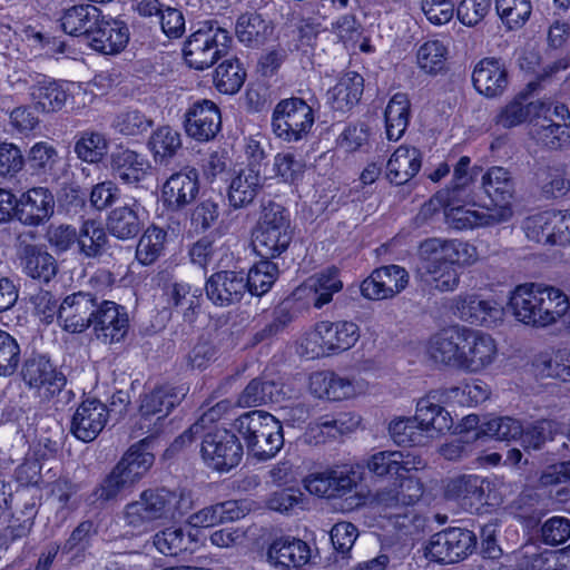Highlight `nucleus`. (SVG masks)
<instances>
[{
  "instance_id": "nucleus-8",
  "label": "nucleus",
  "mask_w": 570,
  "mask_h": 570,
  "mask_svg": "<svg viewBox=\"0 0 570 570\" xmlns=\"http://www.w3.org/2000/svg\"><path fill=\"white\" fill-rule=\"evenodd\" d=\"M360 337L358 326L353 322L327 321L316 324L304 340V347L312 358L351 348Z\"/></svg>"
},
{
  "instance_id": "nucleus-32",
  "label": "nucleus",
  "mask_w": 570,
  "mask_h": 570,
  "mask_svg": "<svg viewBox=\"0 0 570 570\" xmlns=\"http://www.w3.org/2000/svg\"><path fill=\"white\" fill-rule=\"evenodd\" d=\"M513 212L508 207L488 208L485 212L466 209L463 205L444 212L446 224L458 230L493 226L508 222Z\"/></svg>"
},
{
  "instance_id": "nucleus-58",
  "label": "nucleus",
  "mask_w": 570,
  "mask_h": 570,
  "mask_svg": "<svg viewBox=\"0 0 570 570\" xmlns=\"http://www.w3.org/2000/svg\"><path fill=\"white\" fill-rule=\"evenodd\" d=\"M446 53L448 50L441 41H426L417 50V65L424 72L436 75L445 67Z\"/></svg>"
},
{
  "instance_id": "nucleus-62",
  "label": "nucleus",
  "mask_w": 570,
  "mask_h": 570,
  "mask_svg": "<svg viewBox=\"0 0 570 570\" xmlns=\"http://www.w3.org/2000/svg\"><path fill=\"white\" fill-rule=\"evenodd\" d=\"M495 8L509 29L523 26L532 11L530 0H497Z\"/></svg>"
},
{
  "instance_id": "nucleus-54",
  "label": "nucleus",
  "mask_w": 570,
  "mask_h": 570,
  "mask_svg": "<svg viewBox=\"0 0 570 570\" xmlns=\"http://www.w3.org/2000/svg\"><path fill=\"white\" fill-rule=\"evenodd\" d=\"M167 233L157 226L148 227L136 247V258L144 265L154 264L163 254Z\"/></svg>"
},
{
  "instance_id": "nucleus-25",
  "label": "nucleus",
  "mask_w": 570,
  "mask_h": 570,
  "mask_svg": "<svg viewBox=\"0 0 570 570\" xmlns=\"http://www.w3.org/2000/svg\"><path fill=\"white\" fill-rule=\"evenodd\" d=\"M109 417L107 406L98 400H86L77 407L70 431L83 442L94 441L104 430Z\"/></svg>"
},
{
  "instance_id": "nucleus-7",
  "label": "nucleus",
  "mask_w": 570,
  "mask_h": 570,
  "mask_svg": "<svg viewBox=\"0 0 570 570\" xmlns=\"http://www.w3.org/2000/svg\"><path fill=\"white\" fill-rule=\"evenodd\" d=\"M21 376L24 384L35 390L42 400L58 397L59 403H69L75 396L71 390H65L67 380L63 373L42 356H32L26 360L21 368Z\"/></svg>"
},
{
  "instance_id": "nucleus-41",
  "label": "nucleus",
  "mask_w": 570,
  "mask_h": 570,
  "mask_svg": "<svg viewBox=\"0 0 570 570\" xmlns=\"http://www.w3.org/2000/svg\"><path fill=\"white\" fill-rule=\"evenodd\" d=\"M237 39L248 47L264 45L273 33L272 24L256 12L238 17L235 26Z\"/></svg>"
},
{
  "instance_id": "nucleus-60",
  "label": "nucleus",
  "mask_w": 570,
  "mask_h": 570,
  "mask_svg": "<svg viewBox=\"0 0 570 570\" xmlns=\"http://www.w3.org/2000/svg\"><path fill=\"white\" fill-rule=\"evenodd\" d=\"M389 432L393 441L401 446L423 445L426 439L414 417H402L392 421Z\"/></svg>"
},
{
  "instance_id": "nucleus-26",
  "label": "nucleus",
  "mask_w": 570,
  "mask_h": 570,
  "mask_svg": "<svg viewBox=\"0 0 570 570\" xmlns=\"http://www.w3.org/2000/svg\"><path fill=\"white\" fill-rule=\"evenodd\" d=\"M128 40L129 31L122 21L100 13L87 41L96 51L114 55L121 51Z\"/></svg>"
},
{
  "instance_id": "nucleus-18",
  "label": "nucleus",
  "mask_w": 570,
  "mask_h": 570,
  "mask_svg": "<svg viewBox=\"0 0 570 570\" xmlns=\"http://www.w3.org/2000/svg\"><path fill=\"white\" fill-rule=\"evenodd\" d=\"M222 128L219 108L210 100L196 101L185 114V130L198 141L214 139Z\"/></svg>"
},
{
  "instance_id": "nucleus-19",
  "label": "nucleus",
  "mask_w": 570,
  "mask_h": 570,
  "mask_svg": "<svg viewBox=\"0 0 570 570\" xmlns=\"http://www.w3.org/2000/svg\"><path fill=\"white\" fill-rule=\"evenodd\" d=\"M266 177L262 165L252 160L232 177L228 187V202L234 208H244L252 204L264 187Z\"/></svg>"
},
{
  "instance_id": "nucleus-64",
  "label": "nucleus",
  "mask_w": 570,
  "mask_h": 570,
  "mask_svg": "<svg viewBox=\"0 0 570 570\" xmlns=\"http://www.w3.org/2000/svg\"><path fill=\"white\" fill-rule=\"evenodd\" d=\"M543 543L559 546L570 539V519L564 517H552L543 522L540 529Z\"/></svg>"
},
{
  "instance_id": "nucleus-47",
  "label": "nucleus",
  "mask_w": 570,
  "mask_h": 570,
  "mask_svg": "<svg viewBox=\"0 0 570 570\" xmlns=\"http://www.w3.org/2000/svg\"><path fill=\"white\" fill-rule=\"evenodd\" d=\"M386 136L399 140L405 132L410 119V100L405 94L397 92L385 108Z\"/></svg>"
},
{
  "instance_id": "nucleus-50",
  "label": "nucleus",
  "mask_w": 570,
  "mask_h": 570,
  "mask_svg": "<svg viewBox=\"0 0 570 570\" xmlns=\"http://www.w3.org/2000/svg\"><path fill=\"white\" fill-rule=\"evenodd\" d=\"M539 102H527L525 96L519 95L502 106L493 117V124L503 129L522 125L530 119Z\"/></svg>"
},
{
  "instance_id": "nucleus-33",
  "label": "nucleus",
  "mask_w": 570,
  "mask_h": 570,
  "mask_svg": "<svg viewBox=\"0 0 570 570\" xmlns=\"http://www.w3.org/2000/svg\"><path fill=\"white\" fill-rule=\"evenodd\" d=\"M242 272L222 271L213 274L206 283L207 297L218 306H228L242 299L246 292Z\"/></svg>"
},
{
  "instance_id": "nucleus-22",
  "label": "nucleus",
  "mask_w": 570,
  "mask_h": 570,
  "mask_svg": "<svg viewBox=\"0 0 570 570\" xmlns=\"http://www.w3.org/2000/svg\"><path fill=\"white\" fill-rule=\"evenodd\" d=\"M445 402L441 390L421 397L416 404L415 421L426 438H435L451 430L453 420L450 413L439 404Z\"/></svg>"
},
{
  "instance_id": "nucleus-42",
  "label": "nucleus",
  "mask_w": 570,
  "mask_h": 570,
  "mask_svg": "<svg viewBox=\"0 0 570 570\" xmlns=\"http://www.w3.org/2000/svg\"><path fill=\"white\" fill-rule=\"evenodd\" d=\"M533 368L535 375L541 379L570 382V350L562 348L538 355L533 362Z\"/></svg>"
},
{
  "instance_id": "nucleus-6",
  "label": "nucleus",
  "mask_w": 570,
  "mask_h": 570,
  "mask_svg": "<svg viewBox=\"0 0 570 570\" xmlns=\"http://www.w3.org/2000/svg\"><path fill=\"white\" fill-rule=\"evenodd\" d=\"M233 39L229 31L217 21H205L193 32L184 47L186 62L197 70L213 66L227 55Z\"/></svg>"
},
{
  "instance_id": "nucleus-1",
  "label": "nucleus",
  "mask_w": 570,
  "mask_h": 570,
  "mask_svg": "<svg viewBox=\"0 0 570 570\" xmlns=\"http://www.w3.org/2000/svg\"><path fill=\"white\" fill-rule=\"evenodd\" d=\"M431 357L469 373H479L497 358L494 338L487 333L465 326L444 328L430 341Z\"/></svg>"
},
{
  "instance_id": "nucleus-52",
  "label": "nucleus",
  "mask_w": 570,
  "mask_h": 570,
  "mask_svg": "<svg viewBox=\"0 0 570 570\" xmlns=\"http://www.w3.org/2000/svg\"><path fill=\"white\" fill-rule=\"evenodd\" d=\"M246 71L237 58L223 61L215 70L214 83L222 94L234 95L240 90Z\"/></svg>"
},
{
  "instance_id": "nucleus-36",
  "label": "nucleus",
  "mask_w": 570,
  "mask_h": 570,
  "mask_svg": "<svg viewBox=\"0 0 570 570\" xmlns=\"http://www.w3.org/2000/svg\"><path fill=\"white\" fill-rule=\"evenodd\" d=\"M482 188L494 204L493 208L508 207L512 210L511 200L514 197V181L510 171L503 167H491L482 176Z\"/></svg>"
},
{
  "instance_id": "nucleus-35",
  "label": "nucleus",
  "mask_w": 570,
  "mask_h": 570,
  "mask_svg": "<svg viewBox=\"0 0 570 570\" xmlns=\"http://www.w3.org/2000/svg\"><path fill=\"white\" fill-rule=\"evenodd\" d=\"M140 212L144 208L137 200L112 209L107 218V229L114 237L128 240L135 238L142 228Z\"/></svg>"
},
{
  "instance_id": "nucleus-17",
  "label": "nucleus",
  "mask_w": 570,
  "mask_h": 570,
  "mask_svg": "<svg viewBox=\"0 0 570 570\" xmlns=\"http://www.w3.org/2000/svg\"><path fill=\"white\" fill-rule=\"evenodd\" d=\"M96 297L90 293L78 292L68 295L57 309V318L65 331L81 333L91 326Z\"/></svg>"
},
{
  "instance_id": "nucleus-21",
  "label": "nucleus",
  "mask_w": 570,
  "mask_h": 570,
  "mask_svg": "<svg viewBox=\"0 0 570 570\" xmlns=\"http://www.w3.org/2000/svg\"><path fill=\"white\" fill-rule=\"evenodd\" d=\"M55 212V197L45 187H33L17 198L16 219L26 226H39Z\"/></svg>"
},
{
  "instance_id": "nucleus-44",
  "label": "nucleus",
  "mask_w": 570,
  "mask_h": 570,
  "mask_svg": "<svg viewBox=\"0 0 570 570\" xmlns=\"http://www.w3.org/2000/svg\"><path fill=\"white\" fill-rule=\"evenodd\" d=\"M484 480L474 474H462L450 479L445 485L448 499L462 501L463 504H474L484 497Z\"/></svg>"
},
{
  "instance_id": "nucleus-40",
  "label": "nucleus",
  "mask_w": 570,
  "mask_h": 570,
  "mask_svg": "<svg viewBox=\"0 0 570 570\" xmlns=\"http://www.w3.org/2000/svg\"><path fill=\"white\" fill-rule=\"evenodd\" d=\"M110 168L116 178L126 184H135L145 177L148 163L136 151L121 149L111 155Z\"/></svg>"
},
{
  "instance_id": "nucleus-57",
  "label": "nucleus",
  "mask_w": 570,
  "mask_h": 570,
  "mask_svg": "<svg viewBox=\"0 0 570 570\" xmlns=\"http://www.w3.org/2000/svg\"><path fill=\"white\" fill-rule=\"evenodd\" d=\"M281 389L272 381H250L239 395L238 403L242 406H259L268 402H277Z\"/></svg>"
},
{
  "instance_id": "nucleus-27",
  "label": "nucleus",
  "mask_w": 570,
  "mask_h": 570,
  "mask_svg": "<svg viewBox=\"0 0 570 570\" xmlns=\"http://www.w3.org/2000/svg\"><path fill=\"white\" fill-rule=\"evenodd\" d=\"M199 193L198 173L195 168L173 174L163 185L164 205L178 212L191 204Z\"/></svg>"
},
{
  "instance_id": "nucleus-10",
  "label": "nucleus",
  "mask_w": 570,
  "mask_h": 570,
  "mask_svg": "<svg viewBox=\"0 0 570 570\" xmlns=\"http://www.w3.org/2000/svg\"><path fill=\"white\" fill-rule=\"evenodd\" d=\"M523 229L530 240L566 246L570 244V209L546 210L524 220Z\"/></svg>"
},
{
  "instance_id": "nucleus-20",
  "label": "nucleus",
  "mask_w": 570,
  "mask_h": 570,
  "mask_svg": "<svg viewBox=\"0 0 570 570\" xmlns=\"http://www.w3.org/2000/svg\"><path fill=\"white\" fill-rule=\"evenodd\" d=\"M17 256L22 272L43 283H49L58 273L56 258L43 247L29 244L18 237Z\"/></svg>"
},
{
  "instance_id": "nucleus-61",
  "label": "nucleus",
  "mask_w": 570,
  "mask_h": 570,
  "mask_svg": "<svg viewBox=\"0 0 570 570\" xmlns=\"http://www.w3.org/2000/svg\"><path fill=\"white\" fill-rule=\"evenodd\" d=\"M480 434L494 438L500 441L520 439L523 426L517 419L510 416L493 417L480 424Z\"/></svg>"
},
{
  "instance_id": "nucleus-38",
  "label": "nucleus",
  "mask_w": 570,
  "mask_h": 570,
  "mask_svg": "<svg viewBox=\"0 0 570 570\" xmlns=\"http://www.w3.org/2000/svg\"><path fill=\"white\" fill-rule=\"evenodd\" d=\"M421 153L414 147H399L386 164V177L395 185H403L421 168Z\"/></svg>"
},
{
  "instance_id": "nucleus-43",
  "label": "nucleus",
  "mask_w": 570,
  "mask_h": 570,
  "mask_svg": "<svg viewBox=\"0 0 570 570\" xmlns=\"http://www.w3.org/2000/svg\"><path fill=\"white\" fill-rule=\"evenodd\" d=\"M490 395V389L487 383L480 380H470L441 390V397L445 402L458 404L461 406H474L485 400Z\"/></svg>"
},
{
  "instance_id": "nucleus-15",
  "label": "nucleus",
  "mask_w": 570,
  "mask_h": 570,
  "mask_svg": "<svg viewBox=\"0 0 570 570\" xmlns=\"http://www.w3.org/2000/svg\"><path fill=\"white\" fill-rule=\"evenodd\" d=\"M91 326L98 340L112 344L124 340L129 320L125 308L111 301L96 303Z\"/></svg>"
},
{
  "instance_id": "nucleus-29",
  "label": "nucleus",
  "mask_w": 570,
  "mask_h": 570,
  "mask_svg": "<svg viewBox=\"0 0 570 570\" xmlns=\"http://www.w3.org/2000/svg\"><path fill=\"white\" fill-rule=\"evenodd\" d=\"M267 561L283 570L298 569L308 563L311 548L302 539L285 535L273 540L267 548Z\"/></svg>"
},
{
  "instance_id": "nucleus-5",
  "label": "nucleus",
  "mask_w": 570,
  "mask_h": 570,
  "mask_svg": "<svg viewBox=\"0 0 570 570\" xmlns=\"http://www.w3.org/2000/svg\"><path fill=\"white\" fill-rule=\"evenodd\" d=\"M293 238L289 214L285 207L274 202L263 206L253 246L262 258H275L282 255Z\"/></svg>"
},
{
  "instance_id": "nucleus-55",
  "label": "nucleus",
  "mask_w": 570,
  "mask_h": 570,
  "mask_svg": "<svg viewBox=\"0 0 570 570\" xmlns=\"http://www.w3.org/2000/svg\"><path fill=\"white\" fill-rule=\"evenodd\" d=\"M278 266L264 258L256 263L245 276L246 287L250 294L262 296L266 294L278 277Z\"/></svg>"
},
{
  "instance_id": "nucleus-4",
  "label": "nucleus",
  "mask_w": 570,
  "mask_h": 570,
  "mask_svg": "<svg viewBox=\"0 0 570 570\" xmlns=\"http://www.w3.org/2000/svg\"><path fill=\"white\" fill-rule=\"evenodd\" d=\"M235 429L245 440L247 450L258 460L273 458L283 446L282 425L264 411H250L235 421Z\"/></svg>"
},
{
  "instance_id": "nucleus-34",
  "label": "nucleus",
  "mask_w": 570,
  "mask_h": 570,
  "mask_svg": "<svg viewBox=\"0 0 570 570\" xmlns=\"http://www.w3.org/2000/svg\"><path fill=\"white\" fill-rule=\"evenodd\" d=\"M33 109L42 114H52L62 109L68 99L63 87L45 75H37L29 87Z\"/></svg>"
},
{
  "instance_id": "nucleus-23",
  "label": "nucleus",
  "mask_w": 570,
  "mask_h": 570,
  "mask_svg": "<svg viewBox=\"0 0 570 570\" xmlns=\"http://www.w3.org/2000/svg\"><path fill=\"white\" fill-rule=\"evenodd\" d=\"M179 402L180 395L177 393L176 389L171 386H157L150 392L145 393L141 396L139 406V428L141 430L147 428V432H149V422L153 417H156L154 423L155 429L150 432V435L158 433V423L164 420Z\"/></svg>"
},
{
  "instance_id": "nucleus-30",
  "label": "nucleus",
  "mask_w": 570,
  "mask_h": 570,
  "mask_svg": "<svg viewBox=\"0 0 570 570\" xmlns=\"http://www.w3.org/2000/svg\"><path fill=\"white\" fill-rule=\"evenodd\" d=\"M420 261L417 278L425 287L440 293L453 292L459 287L461 274L456 267L436 255H430L429 258H420Z\"/></svg>"
},
{
  "instance_id": "nucleus-37",
  "label": "nucleus",
  "mask_w": 570,
  "mask_h": 570,
  "mask_svg": "<svg viewBox=\"0 0 570 570\" xmlns=\"http://www.w3.org/2000/svg\"><path fill=\"white\" fill-rule=\"evenodd\" d=\"M363 89V77L355 71H348L328 90V102L334 110L346 112L360 101Z\"/></svg>"
},
{
  "instance_id": "nucleus-24",
  "label": "nucleus",
  "mask_w": 570,
  "mask_h": 570,
  "mask_svg": "<svg viewBox=\"0 0 570 570\" xmlns=\"http://www.w3.org/2000/svg\"><path fill=\"white\" fill-rule=\"evenodd\" d=\"M541 283L518 285L510 295L509 306L517 321L540 328L542 314Z\"/></svg>"
},
{
  "instance_id": "nucleus-53",
  "label": "nucleus",
  "mask_w": 570,
  "mask_h": 570,
  "mask_svg": "<svg viewBox=\"0 0 570 570\" xmlns=\"http://www.w3.org/2000/svg\"><path fill=\"white\" fill-rule=\"evenodd\" d=\"M194 538L190 532L179 527H169L154 537V546L165 556H178L191 549Z\"/></svg>"
},
{
  "instance_id": "nucleus-46",
  "label": "nucleus",
  "mask_w": 570,
  "mask_h": 570,
  "mask_svg": "<svg viewBox=\"0 0 570 570\" xmlns=\"http://www.w3.org/2000/svg\"><path fill=\"white\" fill-rule=\"evenodd\" d=\"M100 12L97 7L91 4L75 6L65 12L61 18V27L66 33L83 35L88 39Z\"/></svg>"
},
{
  "instance_id": "nucleus-3",
  "label": "nucleus",
  "mask_w": 570,
  "mask_h": 570,
  "mask_svg": "<svg viewBox=\"0 0 570 570\" xmlns=\"http://www.w3.org/2000/svg\"><path fill=\"white\" fill-rule=\"evenodd\" d=\"M190 507V499L183 493L149 489L141 492L139 500L126 505L124 518L129 527L140 529L158 519L181 518Z\"/></svg>"
},
{
  "instance_id": "nucleus-12",
  "label": "nucleus",
  "mask_w": 570,
  "mask_h": 570,
  "mask_svg": "<svg viewBox=\"0 0 570 570\" xmlns=\"http://www.w3.org/2000/svg\"><path fill=\"white\" fill-rule=\"evenodd\" d=\"M360 482V474L350 466H335L312 473L304 479L305 489L320 498H342L353 492Z\"/></svg>"
},
{
  "instance_id": "nucleus-59",
  "label": "nucleus",
  "mask_w": 570,
  "mask_h": 570,
  "mask_svg": "<svg viewBox=\"0 0 570 570\" xmlns=\"http://www.w3.org/2000/svg\"><path fill=\"white\" fill-rule=\"evenodd\" d=\"M138 481L136 475H132L131 471L119 461L104 480L99 490V498L102 500L115 499L119 493L130 489Z\"/></svg>"
},
{
  "instance_id": "nucleus-13",
  "label": "nucleus",
  "mask_w": 570,
  "mask_h": 570,
  "mask_svg": "<svg viewBox=\"0 0 570 570\" xmlns=\"http://www.w3.org/2000/svg\"><path fill=\"white\" fill-rule=\"evenodd\" d=\"M455 316L470 324L494 327L502 323L503 307L493 299H482L474 293H462L451 301Z\"/></svg>"
},
{
  "instance_id": "nucleus-56",
  "label": "nucleus",
  "mask_w": 570,
  "mask_h": 570,
  "mask_svg": "<svg viewBox=\"0 0 570 570\" xmlns=\"http://www.w3.org/2000/svg\"><path fill=\"white\" fill-rule=\"evenodd\" d=\"M75 153L82 161L99 163L108 153V140L99 131L85 130L75 144Z\"/></svg>"
},
{
  "instance_id": "nucleus-48",
  "label": "nucleus",
  "mask_w": 570,
  "mask_h": 570,
  "mask_svg": "<svg viewBox=\"0 0 570 570\" xmlns=\"http://www.w3.org/2000/svg\"><path fill=\"white\" fill-rule=\"evenodd\" d=\"M157 165L168 166L181 148L180 134L169 126L158 128L149 141Z\"/></svg>"
},
{
  "instance_id": "nucleus-14",
  "label": "nucleus",
  "mask_w": 570,
  "mask_h": 570,
  "mask_svg": "<svg viewBox=\"0 0 570 570\" xmlns=\"http://www.w3.org/2000/svg\"><path fill=\"white\" fill-rule=\"evenodd\" d=\"M423 483L413 476L399 478L397 482L380 489L374 495V502L384 510L405 509V512H394L391 517L407 518V508L416 503L423 495Z\"/></svg>"
},
{
  "instance_id": "nucleus-16",
  "label": "nucleus",
  "mask_w": 570,
  "mask_h": 570,
  "mask_svg": "<svg viewBox=\"0 0 570 570\" xmlns=\"http://www.w3.org/2000/svg\"><path fill=\"white\" fill-rule=\"evenodd\" d=\"M308 387L314 396L330 401L351 399L365 391V384L363 382L347 376H341L331 371L312 373Z\"/></svg>"
},
{
  "instance_id": "nucleus-49",
  "label": "nucleus",
  "mask_w": 570,
  "mask_h": 570,
  "mask_svg": "<svg viewBox=\"0 0 570 570\" xmlns=\"http://www.w3.org/2000/svg\"><path fill=\"white\" fill-rule=\"evenodd\" d=\"M542 314L540 328L557 324L569 311L568 296L558 287L541 283Z\"/></svg>"
},
{
  "instance_id": "nucleus-28",
  "label": "nucleus",
  "mask_w": 570,
  "mask_h": 570,
  "mask_svg": "<svg viewBox=\"0 0 570 570\" xmlns=\"http://www.w3.org/2000/svg\"><path fill=\"white\" fill-rule=\"evenodd\" d=\"M417 255L419 258L436 255L453 267L471 265L478 259L473 245L456 239L428 238L420 244Z\"/></svg>"
},
{
  "instance_id": "nucleus-39",
  "label": "nucleus",
  "mask_w": 570,
  "mask_h": 570,
  "mask_svg": "<svg viewBox=\"0 0 570 570\" xmlns=\"http://www.w3.org/2000/svg\"><path fill=\"white\" fill-rule=\"evenodd\" d=\"M312 296L313 306L322 308L333 299V295L343 288V282L336 267H328L308 277L304 283Z\"/></svg>"
},
{
  "instance_id": "nucleus-9",
  "label": "nucleus",
  "mask_w": 570,
  "mask_h": 570,
  "mask_svg": "<svg viewBox=\"0 0 570 570\" xmlns=\"http://www.w3.org/2000/svg\"><path fill=\"white\" fill-rule=\"evenodd\" d=\"M313 124V109L301 98L279 101L273 112L272 128L274 134L288 142L302 139L309 131Z\"/></svg>"
},
{
  "instance_id": "nucleus-63",
  "label": "nucleus",
  "mask_w": 570,
  "mask_h": 570,
  "mask_svg": "<svg viewBox=\"0 0 570 570\" xmlns=\"http://www.w3.org/2000/svg\"><path fill=\"white\" fill-rule=\"evenodd\" d=\"M535 137L548 148H560L570 139V125L550 120L549 124H541L535 128Z\"/></svg>"
},
{
  "instance_id": "nucleus-2",
  "label": "nucleus",
  "mask_w": 570,
  "mask_h": 570,
  "mask_svg": "<svg viewBox=\"0 0 570 570\" xmlns=\"http://www.w3.org/2000/svg\"><path fill=\"white\" fill-rule=\"evenodd\" d=\"M218 417L213 407L204 413L188 430L175 439L171 444L174 451L181 450L190 444L196 436L203 435L200 454L204 463L212 470L228 472L236 468L243 458V445L238 438L226 429H215L205 432L208 424Z\"/></svg>"
},
{
  "instance_id": "nucleus-45",
  "label": "nucleus",
  "mask_w": 570,
  "mask_h": 570,
  "mask_svg": "<svg viewBox=\"0 0 570 570\" xmlns=\"http://www.w3.org/2000/svg\"><path fill=\"white\" fill-rule=\"evenodd\" d=\"M107 243L108 236L100 223L94 219L82 223L77 235L78 252L81 256L85 258L100 257Z\"/></svg>"
},
{
  "instance_id": "nucleus-31",
  "label": "nucleus",
  "mask_w": 570,
  "mask_h": 570,
  "mask_svg": "<svg viewBox=\"0 0 570 570\" xmlns=\"http://www.w3.org/2000/svg\"><path fill=\"white\" fill-rule=\"evenodd\" d=\"M472 81L481 95L488 98L499 97L509 85L507 66L501 59L484 58L474 67Z\"/></svg>"
},
{
  "instance_id": "nucleus-51",
  "label": "nucleus",
  "mask_w": 570,
  "mask_h": 570,
  "mask_svg": "<svg viewBox=\"0 0 570 570\" xmlns=\"http://www.w3.org/2000/svg\"><path fill=\"white\" fill-rule=\"evenodd\" d=\"M561 423L556 420L542 419L534 421L523 428L520 435L521 445L529 452L531 450H541L548 441L553 440L554 435L561 432Z\"/></svg>"
},
{
  "instance_id": "nucleus-11",
  "label": "nucleus",
  "mask_w": 570,
  "mask_h": 570,
  "mask_svg": "<svg viewBox=\"0 0 570 570\" xmlns=\"http://www.w3.org/2000/svg\"><path fill=\"white\" fill-rule=\"evenodd\" d=\"M476 546L475 534L463 528H449L433 534L425 548L426 556L441 563L465 559Z\"/></svg>"
}]
</instances>
